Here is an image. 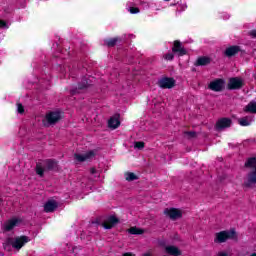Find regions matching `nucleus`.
Returning a JSON list of instances; mask_svg holds the SVG:
<instances>
[{
    "mask_svg": "<svg viewBox=\"0 0 256 256\" xmlns=\"http://www.w3.org/2000/svg\"><path fill=\"white\" fill-rule=\"evenodd\" d=\"M233 125L231 118L223 117L216 122V131H223V129H229Z\"/></svg>",
    "mask_w": 256,
    "mask_h": 256,
    "instance_id": "ddd939ff",
    "label": "nucleus"
},
{
    "mask_svg": "<svg viewBox=\"0 0 256 256\" xmlns=\"http://www.w3.org/2000/svg\"><path fill=\"white\" fill-rule=\"evenodd\" d=\"M130 13L132 15L139 13V8L138 7H130Z\"/></svg>",
    "mask_w": 256,
    "mask_h": 256,
    "instance_id": "c756f323",
    "label": "nucleus"
},
{
    "mask_svg": "<svg viewBox=\"0 0 256 256\" xmlns=\"http://www.w3.org/2000/svg\"><path fill=\"white\" fill-rule=\"evenodd\" d=\"M176 83L175 78L164 76L158 80L157 85L160 89H173Z\"/></svg>",
    "mask_w": 256,
    "mask_h": 256,
    "instance_id": "423d86ee",
    "label": "nucleus"
},
{
    "mask_svg": "<svg viewBox=\"0 0 256 256\" xmlns=\"http://www.w3.org/2000/svg\"><path fill=\"white\" fill-rule=\"evenodd\" d=\"M245 113H256V102H250L244 108Z\"/></svg>",
    "mask_w": 256,
    "mask_h": 256,
    "instance_id": "5701e85b",
    "label": "nucleus"
},
{
    "mask_svg": "<svg viewBox=\"0 0 256 256\" xmlns=\"http://www.w3.org/2000/svg\"><path fill=\"white\" fill-rule=\"evenodd\" d=\"M172 53H174V55H177L178 57H184V55H187V50L185 49V46H183V43H181V41L175 40L173 42Z\"/></svg>",
    "mask_w": 256,
    "mask_h": 256,
    "instance_id": "9d476101",
    "label": "nucleus"
},
{
    "mask_svg": "<svg viewBox=\"0 0 256 256\" xmlns=\"http://www.w3.org/2000/svg\"><path fill=\"white\" fill-rule=\"evenodd\" d=\"M135 149H144L145 148V142L143 141H137L134 144Z\"/></svg>",
    "mask_w": 256,
    "mask_h": 256,
    "instance_id": "cd10ccee",
    "label": "nucleus"
},
{
    "mask_svg": "<svg viewBox=\"0 0 256 256\" xmlns=\"http://www.w3.org/2000/svg\"><path fill=\"white\" fill-rule=\"evenodd\" d=\"M61 119H63V113H61L60 111H52L46 115V121L48 125H55L59 123Z\"/></svg>",
    "mask_w": 256,
    "mask_h": 256,
    "instance_id": "1a4fd4ad",
    "label": "nucleus"
},
{
    "mask_svg": "<svg viewBox=\"0 0 256 256\" xmlns=\"http://www.w3.org/2000/svg\"><path fill=\"white\" fill-rule=\"evenodd\" d=\"M23 220H21L20 218H11L8 221H6L4 223V231L9 232V231H13V229H15V227H19V225H21Z\"/></svg>",
    "mask_w": 256,
    "mask_h": 256,
    "instance_id": "4468645a",
    "label": "nucleus"
},
{
    "mask_svg": "<svg viewBox=\"0 0 256 256\" xmlns=\"http://www.w3.org/2000/svg\"><path fill=\"white\" fill-rule=\"evenodd\" d=\"M29 241H31L29 236L22 235L16 238H7L6 243L7 245H11L13 249H16L17 251H19L20 249H23V247H25V245H27Z\"/></svg>",
    "mask_w": 256,
    "mask_h": 256,
    "instance_id": "7ed1b4c3",
    "label": "nucleus"
},
{
    "mask_svg": "<svg viewBox=\"0 0 256 256\" xmlns=\"http://www.w3.org/2000/svg\"><path fill=\"white\" fill-rule=\"evenodd\" d=\"M228 239H237V232L235 229L218 232L214 239V243H225Z\"/></svg>",
    "mask_w": 256,
    "mask_h": 256,
    "instance_id": "20e7f679",
    "label": "nucleus"
},
{
    "mask_svg": "<svg viewBox=\"0 0 256 256\" xmlns=\"http://www.w3.org/2000/svg\"><path fill=\"white\" fill-rule=\"evenodd\" d=\"M243 79L239 77H232L229 79L228 84H227V89L229 91H237L243 87Z\"/></svg>",
    "mask_w": 256,
    "mask_h": 256,
    "instance_id": "6e6552de",
    "label": "nucleus"
},
{
    "mask_svg": "<svg viewBox=\"0 0 256 256\" xmlns=\"http://www.w3.org/2000/svg\"><path fill=\"white\" fill-rule=\"evenodd\" d=\"M218 256H229V254L227 252H219Z\"/></svg>",
    "mask_w": 256,
    "mask_h": 256,
    "instance_id": "72a5a7b5",
    "label": "nucleus"
},
{
    "mask_svg": "<svg viewBox=\"0 0 256 256\" xmlns=\"http://www.w3.org/2000/svg\"><path fill=\"white\" fill-rule=\"evenodd\" d=\"M208 89L215 93H221L225 89V80L223 78H216L208 84Z\"/></svg>",
    "mask_w": 256,
    "mask_h": 256,
    "instance_id": "0eeeda50",
    "label": "nucleus"
},
{
    "mask_svg": "<svg viewBox=\"0 0 256 256\" xmlns=\"http://www.w3.org/2000/svg\"><path fill=\"white\" fill-rule=\"evenodd\" d=\"M164 59L166 61H173V59H175V54H173V52H169L164 55Z\"/></svg>",
    "mask_w": 256,
    "mask_h": 256,
    "instance_id": "bb28decb",
    "label": "nucleus"
},
{
    "mask_svg": "<svg viewBox=\"0 0 256 256\" xmlns=\"http://www.w3.org/2000/svg\"><path fill=\"white\" fill-rule=\"evenodd\" d=\"M1 29H9V24H7V21L1 20Z\"/></svg>",
    "mask_w": 256,
    "mask_h": 256,
    "instance_id": "7c9ffc66",
    "label": "nucleus"
},
{
    "mask_svg": "<svg viewBox=\"0 0 256 256\" xmlns=\"http://www.w3.org/2000/svg\"><path fill=\"white\" fill-rule=\"evenodd\" d=\"M121 115L120 114H115L114 116L110 117L108 120V127L110 129H119L121 126Z\"/></svg>",
    "mask_w": 256,
    "mask_h": 256,
    "instance_id": "dca6fc26",
    "label": "nucleus"
},
{
    "mask_svg": "<svg viewBox=\"0 0 256 256\" xmlns=\"http://www.w3.org/2000/svg\"><path fill=\"white\" fill-rule=\"evenodd\" d=\"M90 86L91 82H89V79L83 78L81 82L78 83V87L70 90V95H78V93H81L84 89H89Z\"/></svg>",
    "mask_w": 256,
    "mask_h": 256,
    "instance_id": "9b49d317",
    "label": "nucleus"
},
{
    "mask_svg": "<svg viewBox=\"0 0 256 256\" xmlns=\"http://www.w3.org/2000/svg\"><path fill=\"white\" fill-rule=\"evenodd\" d=\"M117 223H119V218L112 215L102 223V227H104V229H113Z\"/></svg>",
    "mask_w": 256,
    "mask_h": 256,
    "instance_id": "f3484780",
    "label": "nucleus"
},
{
    "mask_svg": "<svg viewBox=\"0 0 256 256\" xmlns=\"http://www.w3.org/2000/svg\"><path fill=\"white\" fill-rule=\"evenodd\" d=\"M249 35L252 37V39H256V30L250 31Z\"/></svg>",
    "mask_w": 256,
    "mask_h": 256,
    "instance_id": "2f4dec72",
    "label": "nucleus"
},
{
    "mask_svg": "<svg viewBox=\"0 0 256 256\" xmlns=\"http://www.w3.org/2000/svg\"><path fill=\"white\" fill-rule=\"evenodd\" d=\"M239 53H241V55H245V50H242L239 45H232L224 50V57L231 59V57H235L239 55Z\"/></svg>",
    "mask_w": 256,
    "mask_h": 256,
    "instance_id": "39448f33",
    "label": "nucleus"
},
{
    "mask_svg": "<svg viewBox=\"0 0 256 256\" xmlns=\"http://www.w3.org/2000/svg\"><path fill=\"white\" fill-rule=\"evenodd\" d=\"M211 64V58L207 56L199 57L194 63L195 67H207V65Z\"/></svg>",
    "mask_w": 256,
    "mask_h": 256,
    "instance_id": "6ab92c4d",
    "label": "nucleus"
},
{
    "mask_svg": "<svg viewBox=\"0 0 256 256\" xmlns=\"http://www.w3.org/2000/svg\"><path fill=\"white\" fill-rule=\"evenodd\" d=\"M128 233L130 235H143L145 233V230L137 227H130L128 229Z\"/></svg>",
    "mask_w": 256,
    "mask_h": 256,
    "instance_id": "4be33fe9",
    "label": "nucleus"
},
{
    "mask_svg": "<svg viewBox=\"0 0 256 256\" xmlns=\"http://www.w3.org/2000/svg\"><path fill=\"white\" fill-rule=\"evenodd\" d=\"M124 177L126 179V181H137V179H139V176H137L135 173L133 172H125Z\"/></svg>",
    "mask_w": 256,
    "mask_h": 256,
    "instance_id": "b1692460",
    "label": "nucleus"
},
{
    "mask_svg": "<svg viewBox=\"0 0 256 256\" xmlns=\"http://www.w3.org/2000/svg\"><path fill=\"white\" fill-rule=\"evenodd\" d=\"M143 256H152L150 253H145Z\"/></svg>",
    "mask_w": 256,
    "mask_h": 256,
    "instance_id": "f704fd0d",
    "label": "nucleus"
},
{
    "mask_svg": "<svg viewBox=\"0 0 256 256\" xmlns=\"http://www.w3.org/2000/svg\"><path fill=\"white\" fill-rule=\"evenodd\" d=\"M165 1H169V0H165Z\"/></svg>",
    "mask_w": 256,
    "mask_h": 256,
    "instance_id": "c9c22d12",
    "label": "nucleus"
},
{
    "mask_svg": "<svg viewBox=\"0 0 256 256\" xmlns=\"http://www.w3.org/2000/svg\"><path fill=\"white\" fill-rule=\"evenodd\" d=\"M95 157V151L90 150L85 154H74V158L78 163H83L85 161H89V159H93Z\"/></svg>",
    "mask_w": 256,
    "mask_h": 256,
    "instance_id": "2eb2a0df",
    "label": "nucleus"
},
{
    "mask_svg": "<svg viewBox=\"0 0 256 256\" xmlns=\"http://www.w3.org/2000/svg\"><path fill=\"white\" fill-rule=\"evenodd\" d=\"M164 215L169 217L172 221H177L183 217V212L177 208H166L164 210Z\"/></svg>",
    "mask_w": 256,
    "mask_h": 256,
    "instance_id": "f8f14e48",
    "label": "nucleus"
},
{
    "mask_svg": "<svg viewBox=\"0 0 256 256\" xmlns=\"http://www.w3.org/2000/svg\"><path fill=\"white\" fill-rule=\"evenodd\" d=\"M17 112L20 115H23V113H25V107L23 106V104L17 103Z\"/></svg>",
    "mask_w": 256,
    "mask_h": 256,
    "instance_id": "c85d7f7f",
    "label": "nucleus"
},
{
    "mask_svg": "<svg viewBox=\"0 0 256 256\" xmlns=\"http://www.w3.org/2000/svg\"><path fill=\"white\" fill-rule=\"evenodd\" d=\"M57 207H58L57 202L53 200H49L44 204V211L45 213H53V211H55Z\"/></svg>",
    "mask_w": 256,
    "mask_h": 256,
    "instance_id": "aec40b11",
    "label": "nucleus"
},
{
    "mask_svg": "<svg viewBox=\"0 0 256 256\" xmlns=\"http://www.w3.org/2000/svg\"><path fill=\"white\" fill-rule=\"evenodd\" d=\"M90 173H91V175H95V173H97V169L91 168Z\"/></svg>",
    "mask_w": 256,
    "mask_h": 256,
    "instance_id": "473e14b6",
    "label": "nucleus"
},
{
    "mask_svg": "<svg viewBox=\"0 0 256 256\" xmlns=\"http://www.w3.org/2000/svg\"><path fill=\"white\" fill-rule=\"evenodd\" d=\"M165 252L168 255H172V256H180V255H182L181 250L177 246H166L165 247Z\"/></svg>",
    "mask_w": 256,
    "mask_h": 256,
    "instance_id": "412c9836",
    "label": "nucleus"
},
{
    "mask_svg": "<svg viewBox=\"0 0 256 256\" xmlns=\"http://www.w3.org/2000/svg\"><path fill=\"white\" fill-rule=\"evenodd\" d=\"M238 123L241 125V127H249V125H251V122H249V118L247 117L240 118Z\"/></svg>",
    "mask_w": 256,
    "mask_h": 256,
    "instance_id": "393cba45",
    "label": "nucleus"
},
{
    "mask_svg": "<svg viewBox=\"0 0 256 256\" xmlns=\"http://www.w3.org/2000/svg\"><path fill=\"white\" fill-rule=\"evenodd\" d=\"M120 43H123V38L120 36L104 39V45H106V47H115V45H120Z\"/></svg>",
    "mask_w": 256,
    "mask_h": 256,
    "instance_id": "a211bd4d",
    "label": "nucleus"
},
{
    "mask_svg": "<svg viewBox=\"0 0 256 256\" xmlns=\"http://www.w3.org/2000/svg\"><path fill=\"white\" fill-rule=\"evenodd\" d=\"M59 165V162L55 159H46L42 162L36 163L35 171L36 175L45 177V171H55Z\"/></svg>",
    "mask_w": 256,
    "mask_h": 256,
    "instance_id": "f257e3e1",
    "label": "nucleus"
},
{
    "mask_svg": "<svg viewBox=\"0 0 256 256\" xmlns=\"http://www.w3.org/2000/svg\"><path fill=\"white\" fill-rule=\"evenodd\" d=\"M244 167H247L248 169H254L248 174L245 186L251 187V185H256V157L248 158L244 164Z\"/></svg>",
    "mask_w": 256,
    "mask_h": 256,
    "instance_id": "f03ea898",
    "label": "nucleus"
},
{
    "mask_svg": "<svg viewBox=\"0 0 256 256\" xmlns=\"http://www.w3.org/2000/svg\"><path fill=\"white\" fill-rule=\"evenodd\" d=\"M184 135H187L188 139H195V137H197V132H195V131H185Z\"/></svg>",
    "mask_w": 256,
    "mask_h": 256,
    "instance_id": "a878e982",
    "label": "nucleus"
}]
</instances>
